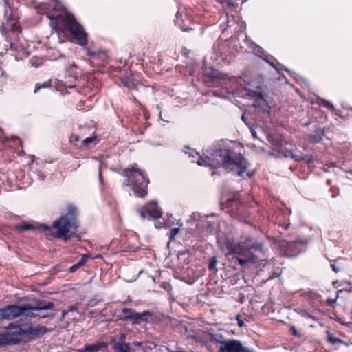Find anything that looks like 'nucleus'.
Returning <instances> with one entry per match:
<instances>
[{
	"label": "nucleus",
	"mask_w": 352,
	"mask_h": 352,
	"mask_svg": "<svg viewBox=\"0 0 352 352\" xmlns=\"http://www.w3.org/2000/svg\"><path fill=\"white\" fill-rule=\"evenodd\" d=\"M38 10L45 12V10H54L60 12L58 14H47V16L51 21L52 28L64 31L68 30L75 39L78 41L79 44L84 47L87 54L93 57L100 55L105 56L104 52L97 50H91L89 47H86L87 44V34L83 27L79 24L74 16L63 9L62 4L58 0H50V3H41L38 7Z\"/></svg>",
	"instance_id": "1"
},
{
	"label": "nucleus",
	"mask_w": 352,
	"mask_h": 352,
	"mask_svg": "<svg viewBox=\"0 0 352 352\" xmlns=\"http://www.w3.org/2000/svg\"><path fill=\"white\" fill-rule=\"evenodd\" d=\"M197 164L212 168L222 166L232 174L240 176L246 170L248 163L247 160L241 155L232 156L228 150L220 149L211 153L210 156L199 157Z\"/></svg>",
	"instance_id": "2"
},
{
	"label": "nucleus",
	"mask_w": 352,
	"mask_h": 352,
	"mask_svg": "<svg viewBox=\"0 0 352 352\" xmlns=\"http://www.w3.org/2000/svg\"><path fill=\"white\" fill-rule=\"evenodd\" d=\"M226 248L228 250V255L236 254L239 263L244 265L248 263H256L257 257L253 250H261V245L253 243L252 239L248 238L245 241L236 242L228 241L226 243Z\"/></svg>",
	"instance_id": "3"
},
{
	"label": "nucleus",
	"mask_w": 352,
	"mask_h": 352,
	"mask_svg": "<svg viewBox=\"0 0 352 352\" xmlns=\"http://www.w3.org/2000/svg\"><path fill=\"white\" fill-rule=\"evenodd\" d=\"M76 209L74 206H68V212L62 216L53 223V228L56 230L55 236L67 241L71 236H76L78 224L76 218Z\"/></svg>",
	"instance_id": "4"
},
{
	"label": "nucleus",
	"mask_w": 352,
	"mask_h": 352,
	"mask_svg": "<svg viewBox=\"0 0 352 352\" xmlns=\"http://www.w3.org/2000/svg\"><path fill=\"white\" fill-rule=\"evenodd\" d=\"M54 303L45 300H38L35 302L34 306L28 305H9L5 308L0 309V318L5 320H12L21 315L30 316L29 310H46L52 309Z\"/></svg>",
	"instance_id": "5"
},
{
	"label": "nucleus",
	"mask_w": 352,
	"mask_h": 352,
	"mask_svg": "<svg viewBox=\"0 0 352 352\" xmlns=\"http://www.w3.org/2000/svg\"><path fill=\"white\" fill-rule=\"evenodd\" d=\"M5 329L6 331L3 333H0V346L12 342V337L14 335H39L44 334L47 331L45 327L38 326L36 327H32L29 324L16 325L11 323L8 327H5Z\"/></svg>",
	"instance_id": "6"
},
{
	"label": "nucleus",
	"mask_w": 352,
	"mask_h": 352,
	"mask_svg": "<svg viewBox=\"0 0 352 352\" xmlns=\"http://www.w3.org/2000/svg\"><path fill=\"white\" fill-rule=\"evenodd\" d=\"M18 20L15 17H10L6 22L3 23L1 25V32H8V34L6 38V43L10 47V50L26 54L25 47L19 41L18 33L21 29L18 24Z\"/></svg>",
	"instance_id": "7"
},
{
	"label": "nucleus",
	"mask_w": 352,
	"mask_h": 352,
	"mask_svg": "<svg viewBox=\"0 0 352 352\" xmlns=\"http://www.w3.org/2000/svg\"><path fill=\"white\" fill-rule=\"evenodd\" d=\"M124 173L127 177V185L131 186L135 195L140 197L146 195L148 179L143 171L135 166H133L129 169H126Z\"/></svg>",
	"instance_id": "8"
},
{
	"label": "nucleus",
	"mask_w": 352,
	"mask_h": 352,
	"mask_svg": "<svg viewBox=\"0 0 352 352\" xmlns=\"http://www.w3.org/2000/svg\"><path fill=\"white\" fill-rule=\"evenodd\" d=\"M243 96L254 100L252 105L257 109L258 111H263L265 117L270 116V106L267 104L264 98V94L261 87H257L256 90H252L249 88H245L243 91Z\"/></svg>",
	"instance_id": "9"
},
{
	"label": "nucleus",
	"mask_w": 352,
	"mask_h": 352,
	"mask_svg": "<svg viewBox=\"0 0 352 352\" xmlns=\"http://www.w3.org/2000/svg\"><path fill=\"white\" fill-rule=\"evenodd\" d=\"M214 339L221 343L219 352H252L249 348L243 346L242 343L236 340H229L223 342L221 339L214 337Z\"/></svg>",
	"instance_id": "10"
},
{
	"label": "nucleus",
	"mask_w": 352,
	"mask_h": 352,
	"mask_svg": "<svg viewBox=\"0 0 352 352\" xmlns=\"http://www.w3.org/2000/svg\"><path fill=\"white\" fill-rule=\"evenodd\" d=\"M122 312L124 315V320H130L135 324H140L141 322H147L148 317L152 316V313L148 311L138 313L130 308H124Z\"/></svg>",
	"instance_id": "11"
},
{
	"label": "nucleus",
	"mask_w": 352,
	"mask_h": 352,
	"mask_svg": "<svg viewBox=\"0 0 352 352\" xmlns=\"http://www.w3.org/2000/svg\"><path fill=\"white\" fill-rule=\"evenodd\" d=\"M77 65L75 63L69 64L65 68L66 73L69 74V79L68 80L63 81L62 80L57 79L55 81V84L56 87L58 88L65 87V88H74L76 87V81L78 78V74L73 71L74 69H76Z\"/></svg>",
	"instance_id": "12"
},
{
	"label": "nucleus",
	"mask_w": 352,
	"mask_h": 352,
	"mask_svg": "<svg viewBox=\"0 0 352 352\" xmlns=\"http://www.w3.org/2000/svg\"><path fill=\"white\" fill-rule=\"evenodd\" d=\"M162 210L156 203L151 202L145 206L144 208L140 211V217L142 219L147 217L153 219H157L162 216Z\"/></svg>",
	"instance_id": "13"
},
{
	"label": "nucleus",
	"mask_w": 352,
	"mask_h": 352,
	"mask_svg": "<svg viewBox=\"0 0 352 352\" xmlns=\"http://www.w3.org/2000/svg\"><path fill=\"white\" fill-rule=\"evenodd\" d=\"M250 131L254 139H258L261 141H263V139H266L269 142L272 141L270 134L265 131L261 126H256L254 128L251 127Z\"/></svg>",
	"instance_id": "14"
},
{
	"label": "nucleus",
	"mask_w": 352,
	"mask_h": 352,
	"mask_svg": "<svg viewBox=\"0 0 352 352\" xmlns=\"http://www.w3.org/2000/svg\"><path fill=\"white\" fill-rule=\"evenodd\" d=\"M304 244L302 241L291 242L288 245L289 251H290V255L294 256L299 254L303 250Z\"/></svg>",
	"instance_id": "15"
},
{
	"label": "nucleus",
	"mask_w": 352,
	"mask_h": 352,
	"mask_svg": "<svg viewBox=\"0 0 352 352\" xmlns=\"http://www.w3.org/2000/svg\"><path fill=\"white\" fill-rule=\"evenodd\" d=\"M113 349L117 352H131V346L125 342H117L113 344Z\"/></svg>",
	"instance_id": "16"
},
{
	"label": "nucleus",
	"mask_w": 352,
	"mask_h": 352,
	"mask_svg": "<svg viewBox=\"0 0 352 352\" xmlns=\"http://www.w3.org/2000/svg\"><path fill=\"white\" fill-rule=\"evenodd\" d=\"M290 156L291 157H292L293 159H294L296 161H305L306 163H308V164H310L311 162H313V157L311 156H309V155H294L292 152H289V154L288 155H285V157H289Z\"/></svg>",
	"instance_id": "17"
},
{
	"label": "nucleus",
	"mask_w": 352,
	"mask_h": 352,
	"mask_svg": "<svg viewBox=\"0 0 352 352\" xmlns=\"http://www.w3.org/2000/svg\"><path fill=\"white\" fill-rule=\"evenodd\" d=\"M324 133L322 130H317L315 134L311 135L309 137V141L312 143H318L322 140Z\"/></svg>",
	"instance_id": "18"
},
{
	"label": "nucleus",
	"mask_w": 352,
	"mask_h": 352,
	"mask_svg": "<svg viewBox=\"0 0 352 352\" xmlns=\"http://www.w3.org/2000/svg\"><path fill=\"white\" fill-rule=\"evenodd\" d=\"M35 226L31 222H23L16 226V229L19 231H25L35 229Z\"/></svg>",
	"instance_id": "19"
},
{
	"label": "nucleus",
	"mask_w": 352,
	"mask_h": 352,
	"mask_svg": "<svg viewBox=\"0 0 352 352\" xmlns=\"http://www.w3.org/2000/svg\"><path fill=\"white\" fill-rule=\"evenodd\" d=\"M46 310H42V311H38V310H29L30 315L34 316H38L40 318H46L49 316V314L46 313Z\"/></svg>",
	"instance_id": "20"
},
{
	"label": "nucleus",
	"mask_w": 352,
	"mask_h": 352,
	"mask_svg": "<svg viewBox=\"0 0 352 352\" xmlns=\"http://www.w3.org/2000/svg\"><path fill=\"white\" fill-rule=\"evenodd\" d=\"M185 153L188 155L190 157L195 158V157H197L198 158V160H199V157H204V156H200L197 152L195 151L193 149H191L190 148H186Z\"/></svg>",
	"instance_id": "21"
},
{
	"label": "nucleus",
	"mask_w": 352,
	"mask_h": 352,
	"mask_svg": "<svg viewBox=\"0 0 352 352\" xmlns=\"http://www.w3.org/2000/svg\"><path fill=\"white\" fill-rule=\"evenodd\" d=\"M266 61L269 63L273 67H274L276 70L279 71L280 65L278 63V61L274 58L273 57H271L270 58H265Z\"/></svg>",
	"instance_id": "22"
},
{
	"label": "nucleus",
	"mask_w": 352,
	"mask_h": 352,
	"mask_svg": "<svg viewBox=\"0 0 352 352\" xmlns=\"http://www.w3.org/2000/svg\"><path fill=\"white\" fill-rule=\"evenodd\" d=\"M96 141V137L92 136L89 138H87L82 140V145L87 146L89 144L95 142Z\"/></svg>",
	"instance_id": "23"
},
{
	"label": "nucleus",
	"mask_w": 352,
	"mask_h": 352,
	"mask_svg": "<svg viewBox=\"0 0 352 352\" xmlns=\"http://www.w3.org/2000/svg\"><path fill=\"white\" fill-rule=\"evenodd\" d=\"M327 333L329 335L328 340L330 342L333 344L342 342V341L340 339L333 337V335L329 333V331H327Z\"/></svg>",
	"instance_id": "24"
},
{
	"label": "nucleus",
	"mask_w": 352,
	"mask_h": 352,
	"mask_svg": "<svg viewBox=\"0 0 352 352\" xmlns=\"http://www.w3.org/2000/svg\"><path fill=\"white\" fill-rule=\"evenodd\" d=\"M98 349H99V347L97 345H95V346L85 345V350L87 351H89L91 352H95V351H98Z\"/></svg>",
	"instance_id": "25"
},
{
	"label": "nucleus",
	"mask_w": 352,
	"mask_h": 352,
	"mask_svg": "<svg viewBox=\"0 0 352 352\" xmlns=\"http://www.w3.org/2000/svg\"><path fill=\"white\" fill-rule=\"evenodd\" d=\"M179 228H175L170 230V239H173L179 232Z\"/></svg>",
	"instance_id": "26"
},
{
	"label": "nucleus",
	"mask_w": 352,
	"mask_h": 352,
	"mask_svg": "<svg viewBox=\"0 0 352 352\" xmlns=\"http://www.w3.org/2000/svg\"><path fill=\"white\" fill-rule=\"evenodd\" d=\"M182 16V14L179 13V12H177V21H176V23H177V25L179 26H180V28L184 30V31H188L189 30H190V28H184L180 23H179V18L180 16Z\"/></svg>",
	"instance_id": "27"
},
{
	"label": "nucleus",
	"mask_w": 352,
	"mask_h": 352,
	"mask_svg": "<svg viewBox=\"0 0 352 352\" xmlns=\"http://www.w3.org/2000/svg\"><path fill=\"white\" fill-rule=\"evenodd\" d=\"M80 140L79 137L77 135L73 134L70 137V142L73 144H76V143Z\"/></svg>",
	"instance_id": "28"
},
{
	"label": "nucleus",
	"mask_w": 352,
	"mask_h": 352,
	"mask_svg": "<svg viewBox=\"0 0 352 352\" xmlns=\"http://www.w3.org/2000/svg\"><path fill=\"white\" fill-rule=\"evenodd\" d=\"M122 83L127 87L131 88L133 85V83L129 79H122Z\"/></svg>",
	"instance_id": "29"
},
{
	"label": "nucleus",
	"mask_w": 352,
	"mask_h": 352,
	"mask_svg": "<svg viewBox=\"0 0 352 352\" xmlns=\"http://www.w3.org/2000/svg\"><path fill=\"white\" fill-rule=\"evenodd\" d=\"M236 320H237V324L240 327H243L245 326V322L242 319H241L239 315L236 316Z\"/></svg>",
	"instance_id": "30"
},
{
	"label": "nucleus",
	"mask_w": 352,
	"mask_h": 352,
	"mask_svg": "<svg viewBox=\"0 0 352 352\" xmlns=\"http://www.w3.org/2000/svg\"><path fill=\"white\" fill-rule=\"evenodd\" d=\"M88 258H89V256L87 255H85V254L82 255L80 260L78 261L79 265L82 266L84 265V263L87 261Z\"/></svg>",
	"instance_id": "31"
},
{
	"label": "nucleus",
	"mask_w": 352,
	"mask_h": 352,
	"mask_svg": "<svg viewBox=\"0 0 352 352\" xmlns=\"http://www.w3.org/2000/svg\"><path fill=\"white\" fill-rule=\"evenodd\" d=\"M81 265H79V263H76L75 265H73L70 268H69V272H74L76 270H77L79 267H80Z\"/></svg>",
	"instance_id": "32"
},
{
	"label": "nucleus",
	"mask_w": 352,
	"mask_h": 352,
	"mask_svg": "<svg viewBox=\"0 0 352 352\" xmlns=\"http://www.w3.org/2000/svg\"><path fill=\"white\" fill-rule=\"evenodd\" d=\"M292 332V334L295 336H297V337H300V333H299L296 329H295V327L294 325L291 326V328H290Z\"/></svg>",
	"instance_id": "33"
},
{
	"label": "nucleus",
	"mask_w": 352,
	"mask_h": 352,
	"mask_svg": "<svg viewBox=\"0 0 352 352\" xmlns=\"http://www.w3.org/2000/svg\"><path fill=\"white\" fill-rule=\"evenodd\" d=\"M323 104H324V106H325L326 107H327L329 109H333V104L331 102H329L324 101Z\"/></svg>",
	"instance_id": "34"
},
{
	"label": "nucleus",
	"mask_w": 352,
	"mask_h": 352,
	"mask_svg": "<svg viewBox=\"0 0 352 352\" xmlns=\"http://www.w3.org/2000/svg\"><path fill=\"white\" fill-rule=\"evenodd\" d=\"M47 87V84L46 83H43L42 85H36L35 86V89H34V92H37L41 87Z\"/></svg>",
	"instance_id": "35"
},
{
	"label": "nucleus",
	"mask_w": 352,
	"mask_h": 352,
	"mask_svg": "<svg viewBox=\"0 0 352 352\" xmlns=\"http://www.w3.org/2000/svg\"><path fill=\"white\" fill-rule=\"evenodd\" d=\"M331 267L333 271H334L336 273H338L340 271V270L336 267L335 263H331Z\"/></svg>",
	"instance_id": "36"
},
{
	"label": "nucleus",
	"mask_w": 352,
	"mask_h": 352,
	"mask_svg": "<svg viewBox=\"0 0 352 352\" xmlns=\"http://www.w3.org/2000/svg\"><path fill=\"white\" fill-rule=\"evenodd\" d=\"M216 265V261L214 260L213 261L210 262V264H209V269H213V267L215 266Z\"/></svg>",
	"instance_id": "37"
},
{
	"label": "nucleus",
	"mask_w": 352,
	"mask_h": 352,
	"mask_svg": "<svg viewBox=\"0 0 352 352\" xmlns=\"http://www.w3.org/2000/svg\"><path fill=\"white\" fill-rule=\"evenodd\" d=\"M125 339H126V334H124V333L121 334L120 337V342H124Z\"/></svg>",
	"instance_id": "38"
},
{
	"label": "nucleus",
	"mask_w": 352,
	"mask_h": 352,
	"mask_svg": "<svg viewBox=\"0 0 352 352\" xmlns=\"http://www.w3.org/2000/svg\"><path fill=\"white\" fill-rule=\"evenodd\" d=\"M41 227L43 229V230H50V228H49L47 226L42 225Z\"/></svg>",
	"instance_id": "39"
},
{
	"label": "nucleus",
	"mask_w": 352,
	"mask_h": 352,
	"mask_svg": "<svg viewBox=\"0 0 352 352\" xmlns=\"http://www.w3.org/2000/svg\"><path fill=\"white\" fill-rule=\"evenodd\" d=\"M133 345L135 346H140L142 345V342H134L133 343Z\"/></svg>",
	"instance_id": "40"
},
{
	"label": "nucleus",
	"mask_w": 352,
	"mask_h": 352,
	"mask_svg": "<svg viewBox=\"0 0 352 352\" xmlns=\"http://www.w3.org/2000/svg\"><path fill=\"white\" fill-rule=\"evenodd\" d=\"M3 73H4V72L3 70V67H2L1 65L0 64V77L3 76Z\"/></svg>",
	"instance_id": "41"
},
{
	"label": "nucleus",
	"mask_w": 352,
	"mask_h": 352,
	"mask_svg": "<svg viewBox=\"0 0 352 352\" xmlns=\"http://www.w3.org/2000/svg\"><path fill=\"white\" fill-rule=\"evenodd\" d=\"M68 312H69V311L63 310L62 311V316H63V318H64Z\"/></svg>",
	"instance_id": "42"
},
{
	"label": "nucleus",
	"mask_w": 352,
	"mask_h": 352,
	"mask_svg": "<svg viewBox=\"0 0 352 352\" xmlns=\"http://www.w3.org/2000/svg\"><path fill=\"white\" fill-rule=\"evenodd\" d=\"M349 292H352V287L351 288H349Z\"/></svg>",
	"instance_id": "43"
},
{
	"label": "nucleus",
	"mask_w": 352,
	"mask_h": 352,
	"mask_svg": "<svg viewBox=\"0 0 352 352\" xmlns=\"http://www.w3.org/2000/svg\"><path fill=\"white\" fill-rule=\"evenodd\" d=\"M349 292H352V287L351 288H349Z\"/></svg>",
	"instance_id": "44"
},
{
	"label": "nucleus",
	"mask_w": 352,
	"mask_h": 352,
	"mask_svg": "<svg viewBox=\"0 0 352 352\" xmlns=\"http://www.w3.org/2000/svg\"><path fill=\"white\" fill-rule=\"evenodd\" d=\"M5 46H6V50H8V47H8V45H7V44H5Z\"/></svg>",
	"instance_id": "45"
},
{
	"label": "nucleus",
	"mask_w": 352,
	"mask_h": 352,
	"mask_svg": "<svg viewBox=\"0 0 352 352\" xmlns=\"http://www.w3.org/2000/svg\"><path fill=\"white\" fill-rule=\"evenodd\" d=\"M214 94L217 96V93L216 92H214ZM218 96H219V95L218 94Z\"/></svg>",
	"instance_id": "46"
},
{
	"label": "nucleus",
	"mask_w": 352,
	"mask_h": 352,
	"mask_svg": "<svg viewBox=\"0 0 352 352\" xmlns=\"http://www.w3.org/2000/svg\"><path fill=\"white\" fill-rule=\"evenodd\" d=\"M72 310H74V309L71 307L69 311H72Z\"/></svg>",
	"instance_id": "47"
},
{
	"label": "nucleus",
	"mask_w": 352,
	"mask_h": 352,
	"mask_svg": "<svg viewBox=\"0 0 352 352\" xmlns=\"http://www.w3.org/2000/svg\"><path fill=\"white\" fill-rule=\"evenodd\" d=\"M248 175L250 177L252 176V175H250V173H248Z\"/></svg>",
	"instance_id": "48"
}]
</instances>
